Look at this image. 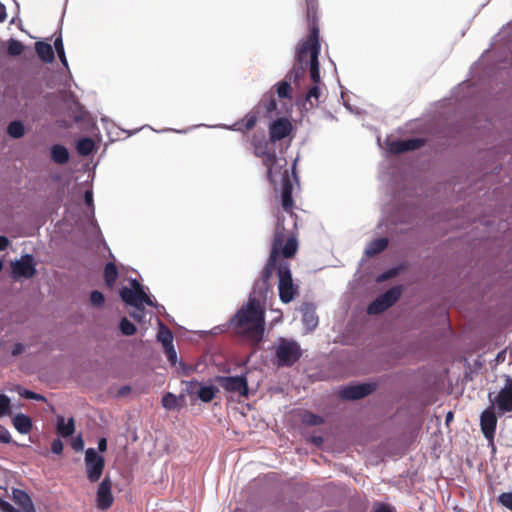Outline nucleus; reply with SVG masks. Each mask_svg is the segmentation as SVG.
<instances>
[{"label":"nucleus","instance_id":"b1692460","mask_svg":"<svg viewBox=\"0 0 512 512\" xmlns=\"http://www.w3.org/2000/svg\"><path fill=\"white\" fill-rule=\"evenodd\" d=\"M56 429L57 433L64 438L71 436L75 430L74 418H68L67 422L65 418H59Z\"/></svg>","mask_w":512,"mask_h":512},{"label":"nucleus","instance_id":"864d4df0","mask_svg":"<svg viewBox=\"0 0 512 512\" xmlns=\"http://www.w3.org/2000/svg\"><path fill=\"white\" fill-rule=\"evenodd\" d=\"M24 397L36 400H45V398L39 394L26 390L23 394Z\"/></svg>","mask_w":512,"mask_h":512},{"label":"nucleus","instance_id":"72a5a7b5","mask_svg":"<svg viewBox=\"0 0 512 512\" xmlns=\"http://www.w3.org/2000/svg\"><path fill=\"white\" fill-rule=\"evenodd\" d=\"M7 133L18 139L24 135V125L20 121H13L7 127Z\"/></svg>","mask_w":512,"mask_h":512},{"label":"nucleus","instance_id":"473e14b6","mask_svg":"<svg viewBox=\"0 0 512 512\" xmlns=\"http://www.w3.org/2000/svg\"><path fill=\"white\" fill-rule=\"evenodd\" d=\"M24 49H25V46L22 42L15 40V39H10L8 41L7 53L10 56H19L23 53Z\"/></svg>","mask_w":512,"mask_h":512},{"label":"nucleus","instance_id":"9b49d317","mask_svg":"<svg viewBox=\"0 0 512 512\" xmlns=\"http://www.w3.org/2000/svg\"><path fill=\"white\" fill-rule=\"evenodd\" d=\"M11 268V276L14 279H29L36 273L34 258L30 254L22 256L20 260L11 262Z\"/></svg>","mask_w":512,"mask_h":512},{"label":"nucleus","instance_id":"0e129e2a","mask_svg":"<svg viewBox=\"0 0 512 512\" xmlns=\"http://www.w3.org/2000/svg\"><path fill=\"white\" fill-rule=\"evenodd\" d=\"M129 390H130L129 387H123V388L120 389L119 393L121 395H125Z\"/></svg>","mask_w":512,"mask_h":512},{"label":"nucleus","instance_id":"5701e85b","mask_svg":"<svg viewBox=\"0 0 512 512\" xmlns=\"http://www.w3.org/2000/svg\"><path fill=\"white\" fill-rule=\"evenodd\" d=\"M388 244L389 241L385 237L372 240L369 243L365 252L368 256H375L384 251L387 248Z\"/></svg>","mask_w":512,"mask_h":512},{"label":"nucleus","instance_id":"c85d7f7f","mask_svg":"<svg viewBox=\"0 0 512 512\" xmlns=\"http://www.w3.org/2000/svg\"><path fill=\"white\" fill-rule=\"evenodd\" d=\"M16 430L22 434L30 432L32 429V418H12Z\"/></svg>","mask_w":512,"mask_h":512},{"label":"nucleus","instance_id":"052dcab7","mask_svg":"<svg viewBox=\"0 0 512 512\" xmlns=\"http://www.w3.org/2000/svg\"><path fill=\"white\" fill-rule=\"evenodd\" d=\"M312 442L317 445V446H320L323 444L324 442V439L322 436H313L312 437Z\"/></svg>","mask_w":512,"mask_h":512},{"label":"nucleus","instance_id":"c03bdc74","mask_svg":"<svg viewBox=\"0 0 512 512\" xmlns=\"http://www.w3.org/2000/svg\"><path fill=\"white\" fill-rule=\"evenodd\" d=\"M12 442L9 431L0 425V443L9 444Z\"/></svg>","mask_w":512,"mask_h":512},{"label":"nucleus","instance_id":"412c9836","mask_svg":"<svg viewBox=\"0 0 512 512\" xmlns=\"http://www.w3.org/2000/svg\"><path fill=\"white\" fill-rule=\"evenodd\" d=\"M498 418H480L481 430L487 440L493 444Z\"/></svg>","mask_w":512,"mask_h":512},{"label":"nucleus","instance_id":"79ce46f5","mask_svg":"<svg viewBox=\"0 0 512 512\" xmlns=\"http://www.w3.org/2000/svg\"><path fill=\"white\" fill-rule=\"evenodd\" d=\"M164 350H165L167 359L170 362V364L172 366H176V364H177V352H176V350L174 348V345H171V346H169L167 348H164Z\"/></svg>","mask_w":512,"mask_h":512},{"label":"nucleus","instance_id":"774afa93","mask_svg":"<svg viewBox=\"0 0 512 512\" xmlns=\"http://www.w3.org/2000/svg\"><path fill=\"white\" fill-rule=\"evenodd\" d=\"M304 416H310V417H313V416H316V415H315V414H313V413L307 412Z\"/></svg>","mask_w":512,"mask_h":512},{"label":"nucleus","instance_id":"cd10ccee","mask_svg":"<svg viewBox=\"0 0 512 512\" xmlns=\"http://www.w3.org/2000/svg\"><path fill=\"white\" fill-rule=\"evenodd\" d=\"M94 146L91 138H82L77 142V151L80 155L87 156L92 153Z\"/></svg>","mask_w":512,"mask_h":512},{"label":"nucleus","instance_id":"2f4dec72","mask_svg":"<svg viewBox=\"0 0 512 512\" xmlns=\"http://www.w3.org/2000/svg\"><path fill=\"white\" fill-rule=\"evenodd\" d=\"M291 81L282 80L279 83L276 84V92L279 98H292L291 95Z\"/></svg>","mask_w":512,"mask_h":512},{"label":"nucleus","instance_id":"37998d69","mask_svg":"<svg viewBox=\"0 0 512 512\" xmlns=\"http://www.w3.org/2000/svg\"><path fill=\"white\" fill-rule=\"evenodd\" d=\"M70 444H71V447H72L75 451H77V452L82 451V450H83V448H84V441H83V439H82V436H81V435H78V436H76V437L72 438V440H71V443H70Z\"/></svg>","mask_w":512,"mask_h":512},{"label":"nucleus","instance_id":"4d7b16f0","mask_svg":"<svg viewBox=\"0 0 512 512\" xmlns=\"http://www.w3.org/2000/svg\"><path fill=\"white\" fill-rule=\"evenodd\" d=\"M7 18L6 7L0 2V23L4 22Z\"/></svg>","mask_w":512,"mask_h":512},{"label":"nucleus","instance_id":"a211bd4d","mask_svg":"<svg viewBox=\"0 0 512 512\" xmlns=\"http://www.w3.org/2000/svg\"><path fill=\"white\" fill-rule=\"evenodd\" d=\"M302 322L308 331L314 330L318 325V316L315 307L311 303H303L301 306Z\"/></svg>","mask_w":512,"mask_h":512},{"label":"nucleus","instance_id":"4c0bfd02","mask_svg":"<svg viewBox=\"0 0 512 512\" xmlns=\"http://www.w3.org/2000/svg\"><path fill=\"white\" fill-rule=\"evenodd\" d=\"M90 301L93 306L101 307L105 302V297L102 292L94 290L90 294Z\"/></svg>","mask_w":512,"mask_h":512},{"label":"nucleus","instance_id":"f704fd0d","mask_svg":"<svg viewBox=\"0 0 512 512\" xmlns=\"http://www.w3.org/2000/svg\"><path fill=\"white\" fill-rule=\"evenodd\" d=\"M262 104L267 113H272L277 109V101L273 92H268L263 96Z\"/></svg>","mask_w":512,"mask_h":512},{"label":"nucleus","instance_id":"a18cd8bd","mask_svg":"<svg viewBox=\"0 0 512 512\" xmlns=\"http://www.w3.org/2000/svg\"><path fill=\"white\" fill-rule=\"evenodd\" d=\"M51 451L54 453V454H61L62 451H63V443L62 441L57 438V439H54L51 443Z\"/></svg>","mask_w":512,"mask_h":512},{"label":"nucleus","instance_id":"4468645a","mask_svg":"<svg viewBox=\"0 0 512 512\" xmlns=\"http://www.w3.org/2000/svg\"><path fill=\"white\" fill-rule=\"evenodd\" d=\"M292 131V124L286 118H278L269 126V136L271 142H277L287 137Z\"/></svg>","mask_w":512,"mask_h":512},{"label":"nucleus","instance_id":"ea45409f","mask_svg":"<svg viewBox=\"0 0 512 512\" xmlns=\"http://www.w3.org/2000/svg\"><path fill=\"white\" fill-rule=\"evenodd\" d=\"M10 411V399L3 394H0V416L8 414Z\"/></svg>","mask_w":512,"mask_h":512},{"label":"nucleus","instance_id":"f03ea898","mask_svg":"<svg viewBox=\"0 0 512 512\" xmlns=\"http://www.w3.org/2000/svg\"><path fill=\"white\" fill-rule=\"evenodd\" d=\"M260 300L257 291H252L247 303L231 320L237 335L253 346L262 341L265 331V309Z\"/></svg>","mask_w":512,"mask_h":512},{"label":"nucleus","instance_id":"1a4fd4ad","mask_svg":"<svg viewBox=\"0 0 512 512\" xmlns=\"http://www.w3.org/2000/svg\"><path fill=\"white\" fill-rule=\"evenodd\" d=\"M401 293L402 290L400 287H391L369 304L367 307V313L370 315H377L384 312L399 300Z\"/></svg>","mask_w":512,"mask_h":512},{"label":"nucleus","instance_id":"de8ad7c7","mask_svg":"<svg viewBox=\"0 0 512 512\" xmlns=\"http://www.w3.org/2000/svg\"><path fill=\"white\" fill-rule=\"evenodd\" d=\"M175 402L176 397L171 393H167L162 399L163 406L168 408L172 407L175 404Z\"/></svg>","mask_w":512,"mask_h":512},{"label":"nucleus","instance_id":"423d86ee","mask_svg":"<svg viewBox=\"0 0 512 512\" xmlns=\"http://www.w3.org/2000/svg\"><path fill=\"white\" fill-rule=\"evenodd\" d=\"M131 287H122L120 289V297L122 301L135 307L137 310H144V305L154 306L151 298L143 290L142 285L136 279L130 281Z\"/></svg>","mask_w":512,"mask_h":512},{"label":"nucleus","instance_id":"f257e3e1","mask_svg":"<svg viewBox=\"0 0 512 512\" xmlns=\"http://www.w3.org/2000/svg\"><path fill=\"white\" fill-rule=\"evenodd\" d=\"M281 182V206L288 214V218L285 216H278L277 218L269 258L262 270L261 278L253 288V291H257V297L259 298H265L269 289V280L273 271L278 268L279 258L291 259L298 251L297 215L293 212V183L288 169L283 172Z\"/></svg>","mask_w":512,"mask_h":512},{"label":"nucleus","instance_id":"2eb2a0df","mask_svg":"<svg viewBox=\"0 0 512 512\" xmlns=\"http://www.w3.org/2000/svg\"><path fill=\"white\" fill-rule=\"evenodd\" d=\"M425 140L421 138H411L407 140H396L389 143L388 148L392 154H402L408 151H414L424 146Z\"/></svg>","mask_w":512,"mask_h":512},{"label":"nucleus","instance_id":"49530a36","mask_svg":"<svg viewBox=\"0 0 512 512\" xmlns=\"http://www.w3.org/2000/svg\"><path fill=\"white\" fill-rule=\"evenodd\" d=\"M186 384V391L189 394L195 393L200 387V383L197 380H191L184 382Z\"/></svg>","mask_w":512,"mask_h":512},{"label":"nucleus","instance_id":"603ef678","mask_svg":"<svg viewBox=\"0 0 512 512\" xmlns=\"http://www.w3.org/2000/svg\"><path fill=\"white\" fill-rule=\"evenodd\" d=\"M24 397L36 400H45V398L39 394L26 390L23 394Z\"/></svg>","mask_w":512,"mask_h":512},{"label":"nucleus","instance_id":"c756f323","mask_svg":"<svg viewBox=\"0 0 512 512\" xmlns=\"http://www.w3.org/2000/svg\"><path fill=\"white\" fill-rule=\"evenodd\" d=\"M217 389L214 386H200L197 394L203 402H210L216 393Z\"/></svg>","mask_w":512,"mask_h":512},{"label":"nucleus","instance_id":"dca6fc26","mask_svg":"<svg viewBox=\"0 0 512 512\" xmlns=\"http://www.w3.org/2000/svg\"><path fill=\"white\" fill-rule=\"evenodd\" d=\"M220 383L229 392H236L243 396H246L248 393V384L244 376L223 377Z\"/></svg>","mask_w":512,"mask_h":512},{"label":"nucleus","instance_id":"680f3d73","mask_svg":"<svg viewBox=\"0 0 512 512\" xmlns=\"http://www.w3.org/2000/svg\"><path fill=\"white\" fill-rule=\"evenodd\" d=\"M375 512H392L390 507L387 506V505H381L380 507H378Z\"/></svg>","mask_w":512,"mask_h":512},{"label":"nucleus","instance_id":"6e6552de","mask_svg":"<svg viewBox=\"0 0 512 512\" xmlns=\"http://www.w3.org/2000/svg\"><path fill=\"white\" fill-rule=\"evenodd\" d=\"M309 42H311V44L309 45L310 51L308 59L310 78L314 85H318L320 83V71L318 61V56L320 53V43L318 23L313 22L309 25Z\"/></svg>","mask_w":512,"mask_h":512},{"label":"nucleus","instance_id":"f8f14e48","mask_svg":"<svg viewBox=\"0 0 512 512\" xmlns=\"http://www.w3.org/2000/svg\"><path fill=\"white\" fill-rule=\"evenodd\" d=\"M96 502L98 509L105 511L109 509L113 502L112 481L109 476H105L98 486L96 493Z\"/></svg>","mask_w":512,"mask_h":512},{"label":"nucleus","instance_id":"338daca9","mask_svg":"<svg viewBox=\"0 0 512 512\" xmlns=\"http://www.w3.org/2000/svg\"><path fill=\"white\" fill-rule=\"evenodd\" d=\"M446 419V425L449 426L450 422L453 421L454 418H445Z\"/></svg>","mask_w":512,"mask_h":512},{"label":"nucleus","instance_id":"a19ab883","mask_svg":"<svg viewBox=\"0 0 512 512\" xmlns=\"http://www.w3.org/2000/svg\"><path fill=\"white\" fill-rule=\"evenodd\" d=\"M194 367L191 365H187L184 362L180 361L177 366V372L178 374L184 375V376H190L194 372Z\"/></svg>","mask_w":512,"mask_h":512},{"label":"nucleus","instance_id":"6ab92c4d","mask_svg":"<svg viewBox=\"0 0 512 512\" xmlns=\"http://www.w3.org/2000/svg\"><path fill=\"white\" fill-rule=\"evenodd\" d=\"M13 501L19 506V512H36L30 496L23 490H13Z\"/></svg>","mask_w":512,"mask_h":512},{"label":"nucleus","instance_id":"393cba45","mask_svg":"<svg viewBox=\"0 0 512 512\" xmlns=\"http://www.w3.org/2000/svg\"><path fill=\"white\" fill-rule=\"evenodd\" d=\"M117 278L118 270L116 265L112 262L107 263L104 268V280L107 287L113 288Z\"/></svg>","mask_w":512,"mask_h":512},{"label":"nucleus","instance_id":"e2e57ef3","mask_svg":"<svg viewBox=\"0 0 512 512\" xmlns=\"http://www.w3.org/2000/svg\"><path fill=\"white\" fill-rule=\"evenodd\" d=\"M480 416L486 417V416H495V414L490 410H484Z\"/></svg>","mask_w":512,"mask_h":512},{"label":"nucleus","instance_id":"8fccbe9b","mask_svg":"<svg viewBox=\"0 0 512 512\" xmlns=\"http://www.w3.org/2000/svg\"><path fill=\"white\" fill-rule=\"evenodd\" d=\"M305 419V423L308 424V425H320V424H323L324 423V418H304Z\"/></svg>","mask_w":512,"mask_h":512},{"label":"nucleus","instance_id":"7ed1b4c3","mask_svg":"<svg viewBox=\"0 0 512 512\" xmlns=\"http://www.w3.org/2000/svg\"><path fill=\"white\" fill-rule=\"evenodd\" d=\"M258 121V115L255 112L247 113L243 119L237 121L233 126L232 130L239 131L246 134L248 131L253 129ZM251 146L253 147V153L255 156L262 158L263 165L267 168V178L271 183H275L273 177V167L276 164L275 152H269L268 142L263 133H254L251 137L245 135Z\"/></svg>","mask_w":512,"mask_h":512},{"label":"nucleus","instance_id":"13d9d810","mask_svg":"<svg viewBox=\"0 0 512 512\" xmlns=\"http://www.w3.org/2000/svg\"><path fill=\"white\" fill-rule=\"evenodd\" d=\"M107 449V441L105 438H101L99 441H98V450L100 452H104L106 451Z\"/></svg>","mask_w":512,"mask_h":512},{"label":"nucleus","instance_id":"aec40b11","mask_svg":"<svg viewBox=\"0 0 512 512\" xmlns=\"http://www.w3.org/2000/svg\"><path fill=\"white\" fill-rule=\"evenodd\" d=\"M35 50L38 57L45 63L54 61V51L52 46L46 42L38 41L35 43Z\"/></svg>","mask_w":512,"mask_h":512},{"label":"nucleus","instance_id":"ddd939ff","mask_svg":"<svg viewBox=\"0 0 512 512\" xmlns=\"http://www.w3.org/2000/svg\"><path fill=\"white\" fill-rule=\"evenodd\" d=\"M376 389L375 384L361 383L350 385L339 391V396L345 400H358L370 395Z\"/></svg>","mask_w":512,"mask_h":512},{"label":"nucleus","instance_id":"bb28decb","mask_svg":"<svg viewBox=\"0 0 512 512\" xmlns=\"http://www.w3.org/2000/svg\"><path fill=\"white\" fill-rule=\"evenodd\" d=\"M157 339L159 342H161V344L163 345V348H167V347L173 345V334L164 325H161L159 332L157 334Z\"/></svg>","mask_w":512,"mask_h":512},{"label":"nucleus","instance_id":"20e7f679","mask_svg":"<svg viewBox=\"0 0 512 512\" xmlns=\"http://www.w3.org/2000/svg\"><path fill=\"white\" fill-rule=\"evenodd\" d=\"M302 356L299 343L292 339L279 338L275 348L276 364L278 367H291Z\"/></svg>","mask_w":512,"mask_h":512},{"label":"nucleus","instance_id":"9d476101","mask_svg":"<svg viewBox=\"0 0 512 512\" xmlns=\"http://www.w3.org/2000/svg\"><path fill=\"white\" fill-rule=\"evenodd\" d=\"M85 469L87 478L91 483L97 482L105 467L104 457L99 455L94 448H88L85 452Z\"/></svg>","mask_w":512,"mask_h":512},{"label":"nucleus","instance_id":"58836bf2","mask_svg":"<svg viewBox=\"0 0 512 512\" xmlns=\"http://www.w3.org/2000/svg\"><path fill=\"white\" fill-rule=\"evenodd\" d=\"M497 500L502 506L512 511V491L500 494Z\"/></svg>","mask_w":512,"mask_h":512},{"label":"nucleus","instance_id":"bf43d9fd","mask_svg":"<svg viewBox=\"0 0 512 512\" xmlns=\"http://www.w3.org/2000/svg\"><path fill=\"white\" fill-rule=\"evenodd\" d=\"M130 316L137 321H141L143 318V310H137L135 312H132L130 313Z\"/></svg>","mask_w":512,"mask_h":512},{"label":"nucleus","instance_id":"5fc2aeb1","mask_svg":"<svg viewBox=\"0 0 512 512\" xmlns=\"http://www.w3.org/2000/svg\"><path fill=\"white\" fill-rule=\"evenodd\" d=\"M9 240L5 236H0V251L5 250L9 246Z\"/></svg>","mask_w":512,"mask_h":512},{"label":"nucleus","instance_id":"e433bc0d","mask_svg":"<svg viewBox=\"0 0 512 512\" xmlns=\"http://www.w3.org/2000/svg\"><path fill=\"white\" fill-rule=\"evenodd\" d=\"M54 46H55L56 52L58 54V57H59L61 63L65 67H67L68 66V62H67V59H66V55H65V51H64V46H63V41H62L61 36H59V37H57L55 39Z\"/></svg>","mask_w":512,"mask_h":512},{"label":"nucleus","instance_id":"69168bd1","mask_svg":"<svg viewBox=\"0 0 512 512\" xmlns=\"http://www.w3.org/2000/svg\"><path fill=\"white\" fill-rule=\"evenodd\" d=\"M296 162H294L293 164V167H292V174H293V178L297 181V175H296Z\"/></svg>","mask_w":512,"mask_h":512},{"label":"nucleus","instance_id":"3c124183","mask_svg":"<svg viewBox=\"0 0 512 512\" xmlns=\"http://www.w3.org/2000/svg\"><path fill=\"white\" fill-rule=\"evenodd\" d=\"M25 348L24 345L21 343H16L12 349V355L18 356L24 352Z\"/></svg>","mask_w":512,"mask_h":512},{"label":"nucleus","instance_id":"f3484780","mask_svg":"<svg viewBox=\"0 0 512 512\" xmlns=\"http://www.w3.org/2000/svg\"><path fill=\"white\" fill-rule=\"evenodd\" d=\"M497 406L504 412L512 411V378H508L505 386L496 399Z\"/></svg>","mask_w":512,"mask_h":512},{"label":"nucleus","instance_id":"09e8293b","mask_svg":"<svg viewBox=\"0 0 512 512\" xmlns=\"http://www.w3.org/2000/svg\"><path fill=\"white\" fill-rule=\"evenodd\" d=\"M0 508L4 512H19L18 509H16L13 505L6 501H2L0 503Z\"/></svg>","mask_w":512,"mask_h":512},{"label":"nucleus","instance_id":"0eeeda50","mask_svg":"<svg viewBox=\"0 0 512 512\" xmlns=\"http://www.w3.org/2000/svg\"><path fill=\"white\" fill-rule=\"evenodd\" d=\"M310 44L311 42H309L308 34L306 39L298 44L296 49L295 63L292 69L286 75V79L292 81L295 84L299 83L300 79L304 77L308 69Z\"/></svg>","mask_w":512,"mask_h":512},{"label":"nucleus","instance_id":"a878e982","mask_svg":"<svg viewBox=\"0 0 512 512\" xmlns=\"http://www.w3.org/2000/svg\"><path fill=\"white\" fill-rule=\"evenodd\" d=\"M306 2V17L308 21V25L311 23H318L317 17V8L318 1L317 0H305Z\"/></svg>","mask_w":512,"mask_h":512},{"label":"nucleus","instance_id":"c9c22d12","mask_svg":"<svg viewBox=\"0 0 512 512\" xmlns=\"http://www.w3.org/2000/svg\"><path fill=\"white\" fill-rule=\"evenodd\" d=\"M119 329L121 333L125 336L134 335L137 331L136 326L130 322L126 317H123L119 324Z\"/></svg>","mask_w":512,"mask_h":512},{"label":"nucleus","instance_id":"7c9ffc66","mask_svg":"<svg viewBox=\"0 0 512 512\" xmlns=\"http://www.w3.org/2000/svg\"><path fill=\"white\" fill-rule=\"evenodd\" d=\"M320 95L321 91L319 85H313L307 91L306 102H308L311 107L317 106L319 104Z\"/></svg>","mask_w":512,"mask_h":512},{"label":"nucleus","instance_id":"39448f33","mask_svg":"<svg viewBox=\"0 0 512 512\" xmlns=\"http://www.w3.org/2000/svg\"><path fill=\"white\" fill-rule=\"evenodd\" d=\"M278 292L280 300L287 304L299 295V286L294 283L290 266L286 262H279L277 268Z\"/></svg>","mask_w":512,"mask_h":512},{"label":"nucleus","instance_id":"4be33fe9","mask_svg":"<svg viewBox=\"0 0 512 512\" xmlns=\"http://www.w3.org/2000/svg\"><path fill=\"white\" fill-rule=\"evenodd\" d=\"M51 158L57 164H66L69 160L68 149L59 144L54 145L51 149Z\"/></svg>","mask_w":512,"mask_h":512},{"label":"nucleus","instance_id":"6e6d98bb","mask_svg":"<svg viewBox=\"0 0 512 512\" xmlns=\"http://www.w3.org/2000/svg\"><path fill=\"white\" fill-rule=\"evenodd\" d=\"M86 205L91 206L93 204V195L91 191H86L84 195Z\"/></svg>","mask_w":512,"mask_h":512}]
</instances>
